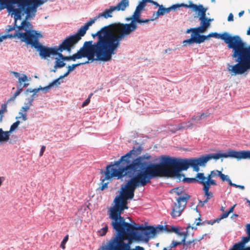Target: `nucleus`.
I'll use <instances>...</instances> for the list:
<instances>
[{"mask_svg": "<svg viewBox=\"0 0 250 250\" xmlns=\"http://www.w3.org/2000/svg\"><path fill=\"white\" fill-rule=\"evenodd\" d=\"M107 229H108V228L107 227H104L102 229H101L99 231V232L100 233V235L101 236H104V235L107 231Z\"/></svg>", "mask_w": 250, "mask_h": 250, "instance_id": "55", "label": "nucleus"}, {"mask_svg": "<svg viewBox=\"0 0 250 250\" xmlns=\"http://www.w3.org/2000/svg\"><path fill=\"white\" fill-rule=\"evenodd\" d=\"M106 170L104 172V174H105V177L104 178H103V179H102V182L101 183V186L99 187V188L101 190H104V189L107 188V185H108V182L107 183H104V181L105 180H108V179H106L105 178H106ZM111 178H110L111 179Z\"/></svg>", "mask_w": 250, "mask_h": 250, "instance_id": "37", "label": "nucleus"}, {"mask_svg": "<svg viewBox=\"0 0 250 250\" xmlns=\"http://www.w3.org/2000/svg\"><path fill=\"white\" fill-rule=\"evenodd\" d=\"M51 87H52V86L50 83L48 86H45L44 87H42L41 86H40L38 88H41V90H42L44 93H46L47 91Z\"/></svg>", "mask_w": 250, "mask_h": 250, "instance_id": "54", "label": "nucleus"}, {"mask_svg": "<svg viewBox=\"0 0 250 250\" xmlns=\"http://www.w3.org/2000/svg\"><path fill=\"white\" fill-rule=\"evenodd\" d=\"M244 245L239 242L234 244L232 248L229 250H244Z\"/></svg>", "mask_w": 250, "mask_h": 250, "instance_id": "38", "label": "nucleus"}, {"mask_svg": "<svg viewBox=\"0 0 250 250\" xmlns=\"http://www.w3.org/2000/svg\"><path fill=\"white\" fill-rule=\"evenodd\" d=\"M8 103H5L3 104H2L1 105V108L0 109V113H2V114H4V112L7 111V104Z\"/></svg>", "mask_w": 250, "mask_h": 250, "instance_id": "53", "label": "nucleus"}, {"mask_svg": "<svg viewBox=\"0 0 250 250\" xmlns=\"http://www.w3.org/2000/svg\"><path fill=\"white\" fill-rule=\"evenodd\" d=\"M229 212H228V211H226L222 214H221L220 215V216H221V219H224V218H226L228 217V216L229 215Z\"/></svg>", "mask_w": 250, "mask_h": 250, "instance_id": "61", "label": "nucleus"}, {"mask_svg": "<svg viewBox=\"0 0 250 250\" xmlns=\"http://www.w3.org/2000/svg\"><path fill=\"white\" fill-rule=\"evenodd\" d=\"M93 62V61H92L91 60H89V58H87V60L85 62H80V63H76V64H73L71 65H68L67 66V68H68L67 70L68 71V72H71L72 71H73L76 67H78L81 65L87 64L90 62Z\"/></svg>", "mask_w": 250, "mask_h": 250, "instance_id": "30", "label": "nucleus"}, {"mask_svg": "<svg viewBox=\"0 0 250 250\" xmlns=\"http://www.w3.org/2000/svg\"><path fill=\"white\" fill-rule=\"evenodd\" d=\"M236 64H227V70L231 76L242 75L250 70V45L240 37L235 53L231 55Z\"/></svg>", "mask_w": 250, "mask_h": 250, "instance_id": "6", "label": "nucleus"}, {"mask_svg": "<svg viewBox=\"0 0 250 250\" xmlns=\"http://www.w3.org/2000/svg\"><path fill=\"white\" fill-rule=\"evenodd\" d=\"M146 6L145 1H141L139 4L136 6V9L140 11H142Z\"/></svg>", "mask_w": 250, "mask_h": 250, "instance_id": "47", "label": "nucleus"}, {"mask_svg": "<svg viewBox=\"0 0 250 250\" xmlns=\"http://www.w3.org/2000/svg\"><path fill=\"white\" fill-rule=\"evenodd\" d=\"M129 0H121L117 6H113L115 11H124L129 6Z\"/></svg>", "mask_w": 250, "mask_h": 250, "instance_id": "26", "label": "nucleus"}, {"mask_svg": "<svg viewBox=\"0 0 250 250\" xmlns=\"http://www.w3.org/2000/svg\"><path fill=\"white\" fill-rule=\"evenodd\" d=\"M29 109L30 108L28 106L24 105L21 107L20 110H21V111H22L24 113H26Z\"/></svg>", "mask_w": 250, "mask_h": 250, "instance_id": "62", "label": "nucleus"}, {"mask_svg": "<svg viewBox=\"0 0 250 250\" xmlns=\"http://www.w3.org/2000/svg\"><path fill=\"white\" fill-rule=\"evenodd\" d=\"M21 92L22 91H21L17 89L16 91L15 92L14 95L10 99H9L7 100V103H9L11 101H14L15 100V99L16 98V97L18 96H19Z\"/></svg>", "mask_w": 250, "mask_h": 250, "instance_id": "45", "label": "nucleus"}, {"mask_svg": "<svg viewBox=\"0 0 250 250\" xmlns=\"http://www.w3.org/2000/svg\"><path fill=\"white\" fill-rule=\"evenodd\" d=\"M11 73L13 74L16 78H18V82L19 84L17 86V89L21 91H22L23 87L22 82H26L28 81L27 76L25 74H22L21 77H20V74L18 72L12 71Z\"/></svg>", "mask_w": 250, "mask_h": 250, "instance_id": "24", "label": "nucleus"}, {"mask_svg": "<svg viewBox=\"0 0 250 250\" xmlns=\"http://www.w3.org/2000/svg\"><path fill=\"white\" fill-rule=\"evenodd\" d=\"M221 171L218 170H212V171H211V176H212L213 178H216L217 177H220V174L221 173Z\"/></svg>", "mask_w": 250, "mask_h": 250, "instance_id": "51", "label": "nucleus"}, {"mask_svg": "<svg viewBox=\"0 0 250 250\" xmlns=\"http://www.w3.org/2000/svg\"><path fill=\"white\" fill-rule=\"evenodd\" d=\"M9 138V133L7 131H4L2 128H0V143L7 142Z\"/></svg>", "mask_w": 250, "mask_h": 250, "instance_id": "28", "label": "nucleus"}, {"mask_svg": "<svg viewBox=\"0 0 250 250\" xmlns=\"http://www.w3.org/2000/svg\"><path fill=\"white\" fill-rule=\"evenodd\" d=\"M174 192L177 194L178 195L182 194L184 191L183 188L181 187L174 188L172 189Z\"/></svg>", "mask_w": 250, "mask_h": 250, "instance_id": "48", "label": "nucleus"}, {"mask_svg": "<svg viewBox=\"0 0 250 250\" xmlns=\"http://www.w3.org/2000/svg\"><path fill=\"white\" fill-rule=\"evenodd\" d=\"M158 227H163L165 229H162V230L160 231L158 233H157L154 237H155L158 234L164 232H169L170 231L174 232L178 235L183 236V237L185 236H186L187 237L188 235V229L189 228H191L192 229H196V227H191L190 224L188 225V226L187 228V230L186 231H181L178 229V228L174 227V226H171L170 229H169L167 226H163L162 225H158L155 227H153L154 228H157Z\"/></svg>", "mask_w": 250, "mask_h": 250, "instance_id": "20", "label": "nucleus"}, {"mask_svg": "<svg viewBox=\"0 0 250 250\" xmlns=\"http://www.w3.org/2000/svg\"><path fill=\"white\" fill-rule=\"evenodd\" d=\"M183 5H184V3L176 4L168 8H165L163 5H161L156 13V17L154 19L158 18L160 16L164 15L166 13H168L171 10L176 11L177 8L183 7Z\"/></svg>", "mask_w": 250, "mask_h": 250, "instance_id": "21", "label": "nucleus"}, {"mask_svg": "<svg viewBox=\"0 0 250 250\" xmlns=\"http://www.w3.org/2000/svg\"><path fill=\"white\" fill-rule=\"evenodd\" d=\"M88 29L84 25L82 26L78 31L76 34L72 35L65 38L64 40L63 43L66 46L68 49V52H70L72 49L75 47V45L85 34Z\"/></svg>", "mask_w": 250, "mask_h": 250, "instance_id": "13", "label": "nucleus"}, {"mask_svg": "<svg viewBox=\"0 0 250 250\" xmlns=\"http://www.w3.org/2000/svg\"><path fill=\"white\" fill-rule=\"evenodd\" d=\"M98 19H99V16L97 15L94 18L91 19L88 21L86 22L84 25L86 26V27L88 29L89 26H91L93 23H94Z\"/></svg>", "mask_w": 250, "mask_h": 250, "instance_id": "35", "label": "nucleus"}, {"mask_svg": "<svg viewBox=\"0 0 250 250\" xmlns=\"http://www.w3.org/2000/svg\"><path fill=\"white\" fill-rule=\"evenodd\" d=\"M113 165L106 167V178H116L122 179L127 178L137 185V187L145 186L150 182V180L160 176L157 171L153 168H139L133 167H117L115 168Z\"/></svg>", "mask_w": 250, "mask_h": 250, "instance_id": "5", "label": "nucleus"}, {"mask_svg": "<svg viewBox=\"0 0 250 250\" xmlns=\"http://www.w3.org/2000/svg\"><path fill=\"white\" fill-rule=\"evenodd\" d=\"M127 204V201H124L122 206L119 208L114 213L113 212L109 213V218L112 220L111 225L113 229H143L142 228H145V227L139 226L135 223L132 224L125 222L124 217L121 216V214L125 209L128 208Z\"/></svg>", "mask_w": 250, "mask_h": 250, "instance_id": "8", "label": "nucleus"}, {"mask_svg": "<svg viewBox=\"0 0 250 250\" xmlns=\"http://www.w3.org/2000/svg\"><path fill=\"white\" fill-rule=\"evenodd\" d=\"M250 241V235L247 234V236L246 237H243L242 238L241 241L240 242L245 247V245Z\"/></svg>", "mask_w": 250, "mask_h": 250, "instance_id": "44", "label": "nucleus"}, {"mask_svg": "<svg viewBox=\"0 0 250 250\" xmlns=\"http://www.w3.org/2000/svg\"><path fill=\"white\" fill-rule=\"evenodd\" d=\"M42 37V34L39 31L33 29L31 23H25L22 27L14 30V33H9L6 35L0 36V42L3 40L10 39H19L21 42H24L27 44L31 45L32 47L39 52V56L42 59H47L52 56L56 55L57 51L62 52L64 50L68 52V49L63 41L58 47H48L42 45L39 40Z\"/></svg>", "mask_w": 250, "mask_h": 250, "instance_id": "2", "label": "nucleus"}, {"mask_svg": "<svg viewBox=\"0 0 250 250\" xmlns=\"http://www.w3.org/2000/svg\"><path fill=\"white\" fill-rule=\"evenodd\" d=\"M220 178L221 179V180L223 182H227L228 178H229V176L228 175H225L224 174H223L222 172H221L220 173Z\"/></svg>", "mask_w": 250, "mask_h": 250, "instance_id": "57", "label": "nucleus"}, {"mask_svg": "<svg viewBox=\"0 0 250 250\" xmlns=\"http://www.w3.org/2000/svg\"><path fill=\"white\" fill-rule=\"evenodd\" d=\"M174 167L170 171V174L176 177L179 181L184 176L181 174L182 170H187L189 167H191L190 159H177L176 158Z\"/></svg>", "mask_w": 250, "mask_h": 250, "instance_id": "12", "label": "nucleus"}, {"mask_svg": "<svg viewBox=\"0 0 250 250\" xmlns=\"http://www.w3.org/2000/svg\"><path fill=\"white\" fill-rule=\"evenodd\" d=\"M56 55H58L59 57V58L62 61H75L77 59H80L82 58H87V56L86 55V54L84 53V52L83 51H81V48L77 51L76 53L74 54L72 56H63L61 52L57 51V54Z\"/></svg>", "mask_w": 250, "mask_h": 250, "instance_id": "18", "label": "nucleus"}, {"mask_svg": "<svg viewBox=\"0 0 250 250\" xmlns=\"http://www.w3.org/2000/svg\"><path fill=\"white\" fill-rule=\"evenodd\" d=\"M41 88H35V89H31V88H28L24 91V94L27 95L29 93H33L32 95L30 97H29L28 98L29 99L33 100V102L34 100V98L37 96V93L41 90Z\"/></svg>", "mask_w": 250, "mask_h": 250, "instance_id": "29", "label": "nucleus"}, {"mask_svg": "<svg viewBox=\"0 0 250 250\" xmlns=\"http://www.w3.org/2000/svg\"><path fill=\"white\" fill-rule=\"evenodd\" d=\"M115 11L113 8V6H110L109 9H106L103 12L99 13L98 15L99 16V18L101 17H104L107 19L109 18L112 17V13Z\"/></svg>", "mask_w": 250, "mask_h": 250, "instance_id": "27", "label": "nucleus"}, {"mask_svg": "<svg viewBox=\"0 0 250 250\" xmlns=\"http://www.w3.org/2000/svg\"><path fill=\"white\" fill-rule=\"evenodd\" d=\"M186 238H187L186 236H185L183 237L182 240H181V242L172 241V243L170 245V250L173 248H174L178 245H180L182 244V242H184L185 239H186Z\"/></svg>", "mask_w": 250, "mask_h": 250, "instance_id": "43", "label": "nucleus"}, {"mask_svg": "<svg viewBox=\"0 0 250 250\" xmlns=\"http://www.w3.org/2000/svg\"><path fill=\"white\" fill-rule=\"evenodd\" d=\"M68 239V236L66 235L65 236L64 238L63 239L62 241L61 242L60 247L62 248V249H64L65 248V245Z\"/></svg>", "mask_w": 250, "mask_h": 250, "instance_id": "52", "label": "nucleus"}, {"mask_svg": "<svg viewBox=\"0 0 250 250\" xmlns=\"http://www.w3.org/2000/svg\"><path fill=\"white\" fill-rule=\"evenodd\" d=\"M210 37H214L217 39H221L227 44L228 48L232 49V54L235 53L237 46L238 43L240 36L235 35L233 36L229 35L228 32H224L219 34L216 32L210 33Z\"/></svg>", "mask_w": 250, "mask_h": 250, "instance_id": "11", "label": "nucleus"}, {"mask_svg": "<svg viewBox=\"0 0 250 250\" xmlns=\"http://www.w3.org/2000/svg\"><path fill=\"white\" fill-rule=\"evenodd\" d=\"M118 33L115 23L104 26L92 34L93 38L97 37V41L94 43L92 41L84 42L81 51H83L92 61H110L123 41Z\"/></svg>", "mask_w": 250, "mask_h": 250, "instance_id": "1", "label": "nucleus"}, {"mask_svg": "<svg viewBox=\"0 0 250 250\" xmlns=\"http://www.w3.org/2000/svg\"><path fill=\"white\" fill-rule=\"evenodd\" d=\"M193 35L195 39V43L200 44L205 41L204 39V35L199 34L197 35Z\"/></svg>", "mask_w": 250, "mask_h": 250, "instance_id": "33", "label": "nucleus"}, {"mask_svg": "<svg viewBox=\"0 0 250 250\" xmlns=\"http://www.w3.org/2000/svg\"><path fill=\"white\" fill-rule=\"evenodd\" d=\"M142 148L141 146H139L136 148V149H135V154L134 155H138L140 154L141 152Z\"/></svg>", "mask_w": 250, "mask_h": 250, "instance_id": "60", "label": "nucleus"}, {"mask_svg": "<svg viewBox=\"0 0 250 250\" xmlns=\"http://www.w3.org/2000/svg\"><path fill=\"white\" fill-rule=\"evenodd\" d=\"M233 158L237 159L238 160L241 159H250V151L242 150L237 151L232 150Z\"/></svg>", "mask_w": 250, "mask_h": 250, "instance_id": "23", "label": "nucleus"}, {"mask_svg": "<svg viewBox=\"0 0 250 250\" xmlns=\"http://www.w3.org/2000/svg\"><path fill=\"white\" fill-rule=\"evenodd\" d=\"M183 6L184 7L191 8L193 11L198 12L199 15H200L199 20L206 17V13L207 11V8L204 7L202 4L197 5L193 3L192 1H189V4L184 3Z\"/></svg>", "mask_w": 250, "mask_h": 250, "instance_id": "19", "label": "nucleus"}, {"mask_svg": "<svg viewBox=\"0 0 250 250\" xmlns=\"http://www.w3.org/2000/svg\"><path fill=\"white\" fill-rule=\"evenodd\" d=\"M21 124V122L19 120H17L16 122L13 123L10 126V129L9 131H7L9 134L13 132L15 129H16L19 125Z\"/></svg>", "mask_w": 250, "mask_h": 250, "instance_id": "39", "label": "nucleus"}, {"mask_svg": "<svg viewBox=\"0 0 250 250\" xmlns=\"http://www.w3.org/2000/svg\"><path fill=\"white\" fill-rule=\"evenodd\" d=\"M142 228L140 229H113L116 232L115 237L106 245L102 246L100 250H130V244L123 242L124 236H130L135 240L147 242L165 229L163 227L154 228L152 226H147Z\"/></svg>", "mask_w": 250, "mask_h": 250, "instance_id": "3", "label": "nucleus"}, {"mask_svg": "<svg viewBox=\"0 0 250 250\" xmlns=\"http://www.w3.org/2000/svg\"><path fill=\"white\" fill-rule=\"evenodd\" d=\"M246 233L250 235V223L246 225Z\"/></svg>", "mask_w": 250, "mask_h": 250, "instance_id": "63", "label": "nucleus"}, {"mask_svg": "<svg viewBox=\"0 0 250 250\" xmlns=\"http://www.w3.org/2000/svg\"><path fill=\"white\" fill-rule=\"evenodd\" d=\"M92 95V94H91L90 95H89V97L83 102L82 104L83 107L86 106L90 103V97Z\"/></svg>", "mask_w": 250, "mask_h": 250, "instance_id": "58", "label": "nucleus"}, {"mask_svg": "<svg viewBox=\"0 0 250 250\" xmlns=\"http://www.w3.org/2000/svg\"><path fill=\"white\" fill-rule=\"evenodd\" d=\"M62 79H60V77L55 80H54L52 83H50V84H51V85L53 86H54V85L55 86H58L59 85H60L61 83L62 82V81H61L60 80H62Z\"/></svg>", "mask_w": 250, "mask_h": 250, "instance_id": "49", "label": "nucleus"}, {"mask_svg": "<svg viewBox=\"0 0 250 250\" xmlns=\"http://www.w3.org/2000/svg\"><path fill=\"white\" fill-rule=\"evenodd\" d=\"M33 102L32 99H29V98H27L25 99V101L24 103V104L25 106H28L30 108V106L33 105Z\"/></svg>", "mask_w": 250, "mask_h": 250, "instance_id": "50", "label": "nucleus"}, {"mask_svg": "<svg viewBox=\"0 0 250 250\" xmlns=\"http://www.w3.org/2000/svg\"><path fill=\"white\" fill-rule=\"evenodd\" d=\"M204 192L205 196L207 197L206 198H207L209 200L213 197V193L209 191V190H205L204 191Z\"/></svg>", "mask_w": 250, "mask_h": 250, "instance_id": "56", "label": "nucleus"}, {"mask_svg": "<svg viewBox=\"0 0 250 250\" xmlns=\"http://www.w3.org/2000/svg\"><path fill=\"white\" fill-rule=\"evenodd\" d=\"M154 20H155L154 18L151 19H146V20L141 19L138 23H139V24L147 23L149 22V21H154Z\"/></svg>", "mask_w": 250, "mask_h": 250, "instance_id": "59", "label": "nucleus"}, {"mask_svg": "<svg viewBox=\"0 0 250 250\" xmlns=\"http://www.w3.org/2000/svg\"><path fill=\"white\" fill-rule=\"evenodd\" d=\"M196 178L198 179V183L203 186V190H209L211 186L208 180H206V177L203 173H198Z\"/></svg>", "mask_w": 250, "mask_h": 250, "instance_id": "22", "label": "nucleus"}, {"mask_svg": "<svg viewBox=\"0 0 250 250\" xmlns=\"http://www.w3.org/2000/svg\"><path fill=\"white\" fill-rule=\"evenodd\" d=\"M193 43H195V39L193 35H191V38L190 39L184 40L183 42V46H187L188 44H191Z\"/></svg>", "mask_w": 250, "mask_h": 250, "instance_id": "40", "label": "nucleus"}, {"mask_svg": "<svg viewBox=\"0 0 250 250\" xmlns=\"http://www.w3.org/2000/svg\"><path fill=\"white\" fill-rule=\"evenodd\" d=\"M125 199L121 197L120 196H116L114 199L115 205L112 208H111L109 210V213H113L114 212L121 207L122 206V204L123 202H124Z\"/></svg>", "mask_w": 250, "mask_h": 250, "instance_id": "25", "label": "nucleus"}, {"mask_svg": "<svg viewBox=\"0 0 250 250\" xmlns=\"http://www.w3.org/2000/svg\"><path fill=\"white\" fill-rule=\"evenodd\" d=\"M46 0H8L10 15L14 19V25H7L5 32L9 33L22 27L25 23H31L28 20L33 18L37 7Z\"/></svg>", "mask_w": 250, "mask_h": 250, "instance_id": "4", "label": "nucleus"}, {"mask_svg": "<svg viewBox=\"0 0 250 250\" xmlns=\"http://www.w3.org/2000/svg\"><path fill=\"white\" fill-rule=\"evenodd\" d=\"M125 180L127 183L124 187H122L121 195L125 201L131 200L134 197V191L137 187V185L134 184L133 181L128 180L127 178H125Z\"/></svg>", "mask_w": 250, "mask_h": 250, "instance_id": "16", "label": "nucleus"}, {"mask_svg": "<svg viewBox=\"0 0 250 250\" xmlns=\"http://www.w3.org/2000/svg\"><path fill=\"white\" fill-rule=\"evenodd\" d=\"M232 150L229 151L227 153H216L209 154L206 155H202L200 157L196 158H191V167L196 172L200 170V167H204L206 166L207 162L211 160H217L221 158H233Z\"/></svg>", "mask_w": 250, "mask_h": 250, "instance_id": "10", "label": "nucleus"}, {"mask_svg": "<svg viewBox=\"0 0 250 250\" xmlns=\"http://www.w3.org/2000/svg\"><path fill=\"white\" fill-rule=\"evenodd\" d=\"M98 19H99V16L97 15L94 18L91 19L88 21L86 22L84 25L86 26V27L88 29L89 26H91L93 23H94Z\"/></svg>", "mask_w": 250, "mask_h": 250, "instance_id": "34", "label": "nucleus"}, {"mask_svg": "<svg viewBox=\"0 0 250 250\" xmlns=\"http://www.w3.org/2000/svg\"><path fill=\"white\" fill-rule=\"evenodd\" d=\"M195 241V240L193 239L192 240L186 241V239H185V242H182V244L184 245V248H186V249H187L188 248H190V245L194 243Z\"/></svg>", "mask_w": 250, "mask_h": 250, "instance_id": "46", "label": "nucleus"}, {"mask_svg": "<svg viewBox=\"0 0 250 250\" xmlns=\"http://www.w3.org/2000/svg\"><path fill=\"white\" fill-rule=\"evenodd\" d=\"M135 148L130 150L128 153L124 156H122L121 158L118 160L111 162L109 165H113L116 167H139L141 169L143 168H152L150 167L151 164H148L145 162V160H149L151 158L150 155L146 153L143 155L139 156L137 158L131 160V156L132 154H135Z\"/></svg>", "mask_w": 250, "mask_h": 250, "instance_id": "7", "label": "nucleus"}, {"mask_svg": "<svg viewBox=\"0 0 250 250\" xmlns=\"http://www.w3.org/2000/svg\"><path fill=\"white\" fill-rule=\"evenodd\" d=\"M207 30L204 27L202 26L201 25L197 27L194 28V34L195 35L200 34V33H203L206 31Z\"/></svg>", "mask_w": 250, "mask_h": 250, "instance_id": "36", "label": "nucleus"}, {"mask_svg": "<svg viewBox=\"0 0 250 250\" xmlns=\"http://www.w3.org/2000/svg\"><path fill=\"white\" fill-rule=\"evenodd\" d=\"M55 65L56 68H61L64 67L66 63L58 58H55Z\"/></svg>", "mask_w": 250, "mask_h": 250, "instance_id": "32", "label": "nucleus"}, {"mask_svg": "<svg viewBox=\"0 0 250 250\" xmlns=\"http://www.w3.org/2000/svg\"><path fill=\"white\" fill-rule=\"evenodd\" d=\"M182 178H183V181L188 183L198 182V179L196 178V176L195 178H185L184 176Z\"/></svg>", "mask_w": 250, "mask_h": 250, "instance_id": "42", "label": "nucleus"}, {"mask_svg": "<svg viewBox=\"0 0 250 250\" xmlns=\"http://www.w3.org/2000/svg\"><path fill=\"white\" fill-rule=\"evenodd\" d=\"M130 250H145L144 248L140 246H136L135 249H130Z\"/></svg>", "mask_w": 250, "mask_h": 250, "instance_id": "64", "label": "nucleus"}, {"mask_svg": "<svg viewBox=\"0 0 250 250\" xmlns=\"http://www.w3.org/2000/svg\"><path fill=\"white\" fill-rule=\"evenodd\" d=\"M199 20L201 21V25L205 28L207 29L210 26V23L208 21V18L206 17L205 18Z\"/></svg>", "mask_w": 250, "mask_h": 250, "instance_id": "41", "label": "nucleus"}, {"mask_svg": "<svg viewBox=\"0 0 250 250\" xmlns=\"http://www.w3.org/2000/svg\"><path fill=\"white\" fill-rule=\"evenodd\" d=\"M176 158H171L169 156H163L160 159L159 164H151L150 167L155 169L158 174L161 176L164 173L167 172L163 168L164 165L175 166Z\"/></svg>", "mask_w": 250, "mask_h": 250, "instance_id": "17", "label": "nucleus"}, {"mask_svg": "<svg viewBox=\"0 0 250 250\" xmlns=\"http://www.w3.org/2000/svg\"><path fill=\"white\" fill-rule=\"evenodd\" d=\"M142 11L135 9L132 16L133 20L129 23H124L120 22H115L119 33L123 41L128 38L138 28L137 24L141 19Z\"/></svg>", "mask_w": 250, "mask_h": 250, "instance_id": "9", "label": "nucleus"}, {"mask_svg": "<svg viewBox=\"0 0 250 250\" xmlns=\"http://www.w3.org/2000/svg\"><path fill=\"white\" fill-rule=\"evenodd\" d=\"M189 198V195L187 193H184L182 196H179L176 199L177 203L174 204L171 213L172 217L175 218L181 215Z\"/></svg>", "mask_w": 250, "mask_h": 250, "instance_id": "14", "label": "nucleus"}, {"mask_svg": "<svg viewBox=\"0 0 250 250\" xmlns=\"http://www.w3.org/2000/svg\"><path fill=\"white\" fill-rule=\"evenodd\" d=\"M208 116V114L207 113H198L196 115L193 116L190 120L181 123L179 129H192L196 127L198 124H200L201 121L204 120Z\"/></svg>", "mask_w": 250, "mask_h": 250, "instance_id": "15", "label": "nucleus"}, {"mask_svg": "<svg viewBox=\"0 0 250 250\" xmlns=\"http://www.w3.org/2000/svg\"><path fill=\"white\" fill-rule=\"evenodd\" d=\"M8 0H0V11L6 8L10 15V10L8 8Z\"/></svg>", "mask_w": 250, "mask_h": 250, "instance_id": "31", "label": "nucleus"}]
</instances>
